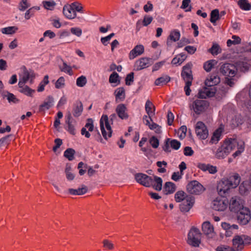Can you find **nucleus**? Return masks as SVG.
I'll list each match as a JSON object with an SVG mask.
<instances>
[{
  "label": "nucleus",
  "instance_id": "393cba45",
  "mask_svg": "<svg viewBox=\"0 0 251 251\" xmlns=\"http://www.w3.org/2000/svg\"><path fill=\"white\" fill-rule=\"evenodd\" d=\"M198 168L203 172L208 171L210 174H214L217 172V167L209 164L199 163L197 165Z\"/></svg>",
  "mask_w": 251,
  "mask_h": 251
},
{
  "label": "nucleus",
  "instance_id": "4be33fe9",
  "mask_svg": "<svg viewBox=\"0 0 251 251\" xmlns=\"http://www.w3.org/2000/svg\"><path fill=\"white\" fill-rule=\"evenodd\" d=\"M116 112L118 117L122 120H126L128 118L127 108L124 104H119L116 108Z\"/></svg>",
  "mask_w": 251,
  "mask_h": 251
},
{
  "label": "nucleus",
  "instance_id": "09e8293b",
  "mask_svg": "<svg viewBox=\"0 0 251 251\" xmlns=\"http://www.w3.org/2000/svg\"><path fill=\"white\" fill-rule=\"evenodd\" d=\"M119 78V75L116 72H114L110 75L109 81L111 83H117V84H119L120 83V81Z\"/></svg>",
  "mask_w": 251,
  "mask_h": 251
},
{
  "label": "nucleus",
  "instance_id": "052dcab7",
  "mask_svg": "<svg viewBox=\"0 0 251 251\" xmlns=\"http://www.w3.org/2000/svg\"><path fill=\"white\" fill-rule=\"evenodd\" d=\"M43 4L45 9L52 10L55 5V2L54 1H43Z\"/></svg>",
  "mask_w": 251,
  "mask_h": 251
},
{
  "label": "nucleus",
  "instance_id": "e2e57ef3",
  "mask_svg": "<svg viewBox=\"0 0 251 251\" xmlns=\"http://www.w3.org/2000/svg\"><path fill=\"white\" fill-rule=\"evenodd\" d=\"M134 73L131 72L126 75L125 79L126 84V85H130L133 81Z\"/></svg>",
  "mask_w": 251,
  "mask_h": 251
},
{
  "label": "nucleus",
  "instance_id": "4468645a",
  "mask_svg": "<svg viewBox=\"0 0 251 251\" xmlns=\"http://www.w3.org/2000/svg\"><path fill=\"white\" fill-rule=\"evenodd\" d=\"M196 133L198 137L201 139H206L208 136V131L205 125L202 122H198L195 126Z\"/></svg>",
  "mask_w": 251,
  "mask_h": 251
},
{
  "label": "nucleus",
  "instance_id": "72a5a7b5",
  "mask_svg": "<svg viewBox=\"0 0 251 251\" xmlns=\"http://www.w3.org/2000/svg\"><path fill=\"white\" fill-rule=\"evenodd\" d=\"M141 54V45H138L136 46L134 48L130 51L129 54V59L132 60Z\"/></svg>",
  "mask_w": 251,
  "mask_h": 251
},
{
  "label": "nucleus",
  "instance_id": "338daca9",
  "mask_svg": "<svg viewBox=\"0 0 251 251\" xmlns=\"http://www.w3.org/2000/svg\"><path fill=\"white\" fill-rule=\"evenodd\" d=\"M71 5L75 12L76 11L81 12L83 7L80 3L77 2H75L72 3Z\"/></svg>",
  "mask_w": 251,
  "mask_h": 251
},
{
  "label": "nucleus",
  "instance_id": "603ef678",
  "mask_svg": "<svg viewBox=\"0 0 251 251\" xmlns=\"http://www.w3.org/2000/svg\"><path fill=\"white\" fill-rule=\"evenodd\" d=\"M191 3L190 0H183L181 8L184 9L185 12H190L191 11L192 7L190 5Z\"/></svg>",
  "mask_w": 251,
  "mask_h": 251
},
{
  "label": "nucleus",
  "instance_id": "2f4dec72",
  "mask_svg": "<svg viewBox=\"0 0 251 251\" xmlns=\"http://www.w3.org/2000/svg\"><path fill=\"white\" fill-rule=\"evenodd\" d=\"M2 96L3 98H6L9 103H18L20 101L13 94L8 91L4 92Z\"/></svg>",
  "mask_w": 251,
  "mask_h": 251
},
{
  "label": "nucleus",
  "instance_id": "0e129e2a",
  "mask_svg": "<svg viewBox=\"0 0 251 251\" xmlns=\"http://www.w3.org/2000/svg\"><path fill=\"white\" fill-rule=\"evenodd\" d=\"M183 175V173L174 172L172 175L171 178L175 181H177L181 178Z\"/></svg>",
  "mask_w": 251,
  "mask_h": 251
},
{
  "label": "nucleus",
  "instance_id": "423d86ee",
  "mask_svg": "<svg viewBox=\"0 0 251 251\" xmlns=\"http://www.w3.org/2000/svg\"><path fill=\"white\" fill-rule=\"evenodd\" d=\"M208 106V104L206 100H196L189 104L190 110H193L197 114H201L204 112Z\"/></svg>",
  "mask_w": 251,
  "mask_h": 251
},
{
  "label": "nucleus",
  "instance_id": "dca6fc26",
  "mask_svg": "<svg viewBox=\"0 0 251 251\" xmlns=\"http://www.w3.org/2000/svg\"><path fill=\"white\" fill-rule=\"evenodd\" d=\"M237 213V219L241 224L245 225L250 221L251 214L249 208L244 207Z\"/></svg>",
  "mask_w": 251,
  "mask_h": 251
},
{
  "label": "nucleus",
  "instance_id": "e433bc0d",
  "mask_svg": "<svg viewBox=\"0 0 251 251\" xmlns=\"http://www.w3.org/2000/svg\"><path fill=\"white\" fill-rule=\"evenodd\" d=\"M170 80V77L168 75H163L156 79L155 84L157 86L163 85L167 84Z\"/></svg>",
  "mask_w": 251,
  "mask_h": 251
},
{
  "label": "nucleus",
  "instance_id": "864d4df0",
  "mask_svg": "<svg viewBox=\"0 0 251 251\" xmlns=\"http://www.w3.org/2000/svg\"><path fill=\"white\" fill-rule=\"evenodd\" d=\"M19 92L26 96H31L32 94L35 92V90L31 89L26 85L22 89H20Z\"/></svg>",
  "mask_w": 251,
  "mask_h": 251
},
{
  "label": "nucleus",
  "instance_id": "69168bd1",
  "mask_svg": "<svg viewBox=\"0 0 251 251\" xmlns=\"http://www.w3.org/2000/svg\"><path fill=\"white\" fill-rule=\"evenodd\" d=\"M153 20V18L150 15H145L142 21V24L144 26H147L151 23Z\"/></svg>",
  "mask_w": 251,
  "mask_h": 251
},
{
  "label": "nucleus",
  "instance_id": "cd10ccee",
  "mask_svg": "<svg viewBox=\"0 0 251 251\" xmlns=\"http://www.w3.org/2000/svg\"><path fill=\"white\" fill-rule=\"evenodd\" d=\"M162 183L163 181L161 177L154 176L152 179V183L151 186L155 190L159 191L162 190Z\"/></svg>",
  "mask_w": 251,
  "mask_h": 251
},
{
  "label": "nucleus",
  "instance_id": "6ab92c4d",
  "mask_svg": "<svg viewBox=\"0 0 251 251\" xmlns=\"http://www.w3.org/2000/svg\"><path fill=\"white\" fill-rule=\"evenodd\" d=\"M83 109V104L81 101L77 100L73 104L71 113L74 117L77 118L81 115Z\"/></svg>",
  "mask_w": 251,
  "mask_h": 251
},
{
  "label": "nucleus",
  "instance_id": "4c0bfd02",
  "mask_svg": "<svg viewBox=\"0 0 251 251\" xmlns=\"http://www.w3.org/2000/svg\"><path fill=\"white\" fill-rule=\"evenodd\" d=\"M238 4L243 10L249 11L251 9V3H250L248 0H240L238 2Z\"/></svg>",
  "mask_w": 251,
  "mask_h": 251
},
{
  "label": "nucleus",
  "instance_id": "a878e982",
  "mask_svg": "<svg viewBox=\"0 0 251 251\" xmlns=\"http://www.w3.org/2000/svg\"><path fill=\"white\" fill-rule=\"evenodd\" d=\"M63 12L66 18L73 19L76 17V13L71 5H65L63 9Z\"/></svg>",
  "mask_w": 251,
  "mask_h": 251
},
{
  "label": "nucleus",
  "instance_id": "8fccbe9b",
  "mask_svg": "<svg viewBox=\"0 0 251 251\" xmlns=\"http://www.w3.org/2000/svg\"><path fill=\"white\" fill-rule=\"evenodd\" d=\"M87 78L84 75H81L76 80V84L80 87H84L87 83Z\"/></svg>",
  "mask_w": 251,
  "mask_h": 251
},
{
  "label": "nucleus",
  "instance_id": "bf43d9fd",
  "mask_svg": "<svg viewBox=\"0 0 251 251\" xmlns=\"http://www.w3.org/2000/svg\"><path fill=\"white\" fill-rule=\"evenodd\" d=\"M103 247L108 250H112L114 249V244L109 240L105 239L102 241Z\"/></svg>",
  "mask_w": 251,
  "mask_h": 251
},
{
  "label": "nucleus",
  "instance_id": "774afa93",
  "mask_svg": "<svg viewBox=\"0 0 251 251\" xmlns=\"http://www.w3.org/2000/svg\"><path fill=\"white\" fill-rule=\"evenodd\" d=\"M216 251H235V250L229 246L221 245L217 247Z\"/></svg>",
  "mask_w": 251,
  "mask_h": 251
},
{
  "label": "nucleus",
  "instance_id": "c85d7f7f",
  "mask_svg": "<svg viewBox=\"0 0 251 251\" xmlns=\"http://www.w3.org/2000/svg\"><path fill=\"white\" fill-rule=\"evenodd\" d=\"M88 191V188L85 185H82L81 188L77 189L70 188L68 189L69 193L72 195H82L85 194Z\"/></svg>",
  "mask_w": 251,
  "mask_h": 251
},
{
  "label": "nucleus",
  "instance_id": "6e6d98bb",
  "mask_svg": "<svg viewBox=\"0 0 251 251\" xmlns=\"http://www.w3.org/2000/svg\"><path fill=\"white\" fill-rule=\"evenodd\" d=\"M18 28L15 26H9L2 29V33L7 34H11L15 32Z\"/></svg>",
  "mask_w": 251,
  "mask_h": 251
},
{
  "label": "nucleus",
  "instance_id": "13d9d810",
  "mask_svg": "<svg viewBox=\"0 0 251 251\" xmlns=\"http://www.w3.org/2000/svg\"><path fill=\"white\" fill-rule=\"evenodd\" d=\"M65 79L64 77H60L56 81L55 87L57 89H60L65 86Z\"/></svg>",
  "mask_w": 251,
  "mask_h": 251
},
{
  "label": "nucleus",
  "instance_id": "6e6552de",
  "mask_svg": "<svg viewBox=\"0 0 251 251\" xmlns=\"http://www.w3.org/2000/svg\"><path fill=\"white\" fill-rule=\"evenodd\" d=\"M228 206L230 211L236 213L245 207L243 200L237 196L233 197L230 199L229 202L228 201Z\"/></svg>",
  "mask_w": 251,
  "mask_h": 251
},
{
  "label": "nucleus",
  "instance_id": "5fc2aeb1",
  "mask_svg": "<svg viewBox=\"0 0 251 251\" xmlns=\"http://www.w3.org/2000/svg\"><path fill=\"white\" fill-rule=\"evenodd\" d=\"M149 143L154 149H157L159 145V140L154 136L151 137L149 139Z\"/></svg>",
  "mask_w": 251,
  "mask_h": 251
},
{
  "label": "nucleus",
  "instance_id": "f03ea898",
  "mask_svg": "<svg viewBox=\"0 0 251 251\" xmlns=\"http://www.w3.org/2000/svg\"><path fill=\"white\" fill-rule=\"evenodd\" d=\"M240 180V176L237 174L222 178L218 183L217 189L218 194L222 196L228 194L230 189L235 188L238 186Z\"/></svg>",
  "mask_w": 251,
  "mask_h": 251
},
{
  "label": "nucleus",
  "instance_id": "b1692460",
  "mask_svg": "<svg viewBox=\"0 0 251 251\" xmlns=\"http://www.w3.org/2000/svg\"><path fill=\"white\" fill-rule=\"evenodd\" d=\"M181 76L185 80V82L188 81L192 82L193 79L191 66L189 64L184 66L183 67V70L181 73Z\"/></svg>",
  "mask_w": 251,
  "mask_h": 251
},
{
  "label": "nucleus",
  "instance_id": "c756f323",
  "mask_svg": "<svg viewBox=\"0 0 251 251\" xmlns=\"http://www.w3.org/2000/svg\"><path fill=\"white\" fill-rule=\"evenodd\" d=\"M176 190V185L172 182H167L164 186V192L165 194H172Z\"/></svg>",
  "mask_w": 251,
  "mask_h": 251
},
{
  "label": "nucleus",
  "instance_id": "f704fd0d",
  "mask_svg": "<svg viewBox=\"0 0 251 251\" xmlns=\"http://www.w3.org/2000/svg\"><path fill=\"white\" fill-rule=\"evenodd\" d=\"M35 78V74L34 72L30 70V71H27V70L25 69L23 73V80H25L26 82L28 80H30V82L32 83L33 79Z\"/></svg>",
  "mask_w": 251,
  "mask_h": 251
},
{
  "label": "nucleus",
  "instance_id": "0eeeda50",
  "mask_svg": "<svg viewBox=\"0 0 251 251\" xmlns=\"http://www.w3.org/2000/svg\"><path fill=\"white\" fill-rule=\"evenodd\" d=\"M231 146L229 144V139L225 141L215 151L214 153L215 157L219 159L225 158L232 151Z\"/></svg>",
  "mask_w": 251,
  "mask_h": 251
},
{
  "label": "nucleus",
  "instance_id": "7c9ffc66",
  "mask_svg": "<svg viewBox=\"0 0 251 251\" xmlns=\"http://www.w3.org/2000/svg\"><path fill=\"white\" fill-rule=\"evenodd\" d=\"M114 94L115 95L116 100H118L123 101L125 99L126 94L125 90L124 87H119L115 90Z\"/></svg>",
  "mask_w": 251,
  "mask_h": 251
},
{
  "label": "nucleus",
  "instance_id": "ea45409f",
  "mask_svg": "<svg viewBox=\"0 0 251 251\" xmlns=\"http://www.w3.org/2000/svg\"><path fill=\"white\" fill-rule=\"evenodd\" d=\"M59 68L61 72L67 73L70 75H73L72 67L70 66H68L66 62L63 61V65H59Z\"/></svg>",
  "mask_w": 251,
  "mask_h": 251
},
{
  "label": "nucleus",
  "instance_id": "a19ab883",
  "mask_svg": "<svg viewBox=\"0 0 251 251\" xmlns=\"http://www.w3.org/2000/svg\"><path fill=\"white\" fill-rule=\"evenodd\" d=\"M75 151L72 148L67 149L64 152V156L69 161H72L74 159Z\"/></svg>",
  "mask_w": 251,
  "mask_h": 251
},
{
  "label": "nucleus",
  "instance_id": "de8ad7c7",
  "mask_svg": "<svg viewBox=\"0 0 251 251\" xmlns=\"http://www.w3.org/2000/svg\"><path fill=\"white\" fill-rule=\"evenodd\" d=\"M216 64V61L214 60H210L204 63L203 68L206 72H209Z\"/></svg>",
  "mask_w": 251,
  "mask_h": 251
},
{
  "label": "nucleus",
  "instance_id": "f257e3e1",
  "mask_svg": "<svg viewBox=\"0 0 251 251\" xmlns=\"http://www.w3.org/2000/svg\"><path fill=\"white\" fill-rule=\"evenodd\" d=\"M145 109L147 115L142 118L144 125L148 126L150 129L153 130L156 134H160L162 132L161 126L154 123L152 119L155 115V107L149 100L146 102Z\"/></svg>",
  "mask_w": 251,
  "mask_h": 251
},
{
  "label": "nucleus",
  "instance_id": "2eb2a0df",
  "mask_svg": "<svg viewBox=\"0 0 251 251\" xmlns=\"http://www.w3.org/2000/svg\"><path fill=\"white\" fill-rule=\"evenodd\" d=\"M180 142L177 140L167 138L165 141L163 150L165 152H170L171 151V148L175 150H177L180 148Z\"/></svg>",
  "mask_w": 251,
  "mask_h": 251
},
{
  "label": "nucleus",
  "instance_id": "f8f14e48",
  "mask_svg": "<svg viewBox=\"0 0 251 251\" xmlns=\"http://www.w3.org/2000/svg\"><path fill=\"white\" fill-rule=\"evenodd\" d=\"M187 190L191 194L199 195L204 191V188L198 181L193 180L187 184Z\"/></svg>",
  "mask_w": 251,
  "mask_h": 251
},
{
  "label": "nucleus",
  "instance_id": "20e7f679",
  "mask_svg": "<svg viewBox=\"0 0 251 251\" xmlns=\"http://www.w3.org/2000/svg\"><path fill=\"white\" fill-rule=\"evenodd\" d=\"M117 117L115 114H112L109 116V120L107 115H102L100 119V127L102 135L105 140L112 136V130L110 126V122L112 124L113 121Z\"/></svg>",
  "mask_w": 251,
  "mask_h": 251
},
{
  "label": "nucleus",
  "instance_id": "37998d69",
  "mask_svg": "<svg viewBox=\"0 0 251 251\" xmlns=\"http://www.w3.org/2000/svg\"><path fill=\"white\" fill-rule=\"evenodd\" d=\"M220 19L219 10L217 9L212 10L210 14V22L215 24Z\"/></svg>",
  "mask_w": 251,
  "mask_h": 251
},
{
  "label": "nucleus",
  "instance_id": "4d7b16f0",
  "mask_svg": "<svg viewBox=\"0 0 251 251\" xmlns=\"http://www.w3.org/2000/svg\"><path fill=\"white\" fill-rule=\"evenodd\" d=\"M30 4L27 2V0H22L19 5V9L20 11H25L26 9L30 7Z\"/></svg>",
  "mask_w": 251,
  "mask_h": 251
},
{
  "label": "nucleus",
  "instance_id": "7ed1b4c3",
  "mask_svg": "<svg viewBox=\"0 0 251 251\" xmlns=\"http://www.w3.org/2000/svg\"><path fill=\"white\" fill-rule=\"evenodd\" d=\"M220 82L219 76L213 74L209 76L205 80V85L206 87L199 90L198 97L201 99H206L207 97H212L216 93L215 87L211 88L212 86L217 85Z\"/></svg>",
  "mask_w": 251,
  "mask_h": 251
},
{
  "label": "nucleus",
  "instance_id": "1a4fd4ad",
  "mask_svg": "<svg viewBox=\"0 0 251 251\" xmlns=\"http://www.w3.org/2000/svg\"><path fill=\"white\" fill-rule=\"evenodd\" d=\"M251 241V238L245 235L235 236L232 240L235 251H240L244 248V245L250 244Z\"/></svg>",
  "mask_w": 251,
  "mask_h": 251
},
{
  "label": "nucleus",
  "instance_id": "5701e85b",
  "mask_svg": "<svg viewBox=\"0 0 251 251\" xmlns=\"http://www.w3.org/2000/svg\"><path fill=\"white\" fill-rule=\"evenodd\" d=\"M65 118V123L68 125L67 130L68 132H69L72 135H75V128L74 125L72 124L74 121V119L70 111H67Z\"/></svg>",
  "mask_w": 251,
  "mask_h": 251
},
{
  "label": "nucleus",
  "instance_id": "bb28decb",
  "mask_svg": "<svg viewBox=\"0 0 251 251\" xmlns=\"http://www.w3.org/2000/svg\"><path fill=\"white\" fill-rule=\"evenodd\" d=\"M223 131V128L222 127H220L217 129L213 132V135L210 141V143L211 144H217L221 139Z\"/></svg>",
  "mask_w": 251,
  "mask_h": 251
},
{
  "label": "nucleus",
  "instance_id": "412c9836",
  "mask_svg": "<svg viewBox=\"0 0 251 251\" xmlns=\"http://www.w3.org/2000/svg\"><path fill=\"white\" fill-rule=\"evenodd\" d=\"M202 230L209 238H212L215 235L214 227L209 222H205L202 224Z\"/></svg>",
  "mask_w": 251,
  "mask_h": 251
},
{
  "label": "nucleus",
  "instance_id": "58836bf2",
  "mask_svg": "<svg viewBox=\"0 0 251 251\" xmlns=\"http://www.w3.org/2000/svg\"><path fill=\"white\" fill-rule=\"evenodd\" d=\"M39 9L40 7L39 6H33L29 8L26 11L25 13V19L26 20H29L34 15L36 11L39 10Z\"/></svg>",
  "mask_w": 251,
  "mask_h": 251
},
{
  "label": "nucleus",
  "instance_id": "9b49d317",
  "mask_svg": "<svg viewBox=\"0 0 251 251\" xmlns=\"http://www.w3.org/2000/svg\"><path fill=\"white\" fill-rule=\"evenodd\" d=\"M228 201L226 198L218 197L212 202V208L219 211H224L227 209Z\"/></svg>",
  "mask_w": 251,
  "mask_h": 251
},
{
  "label": "nucleus",
  "instance_id": "473e14b6",
  "mask_svg": "<svg viewBox=\"0 0 251 251\" xmlns=\"http://www.w3.org/2000/svg\"><path fill=\"white\" fill-rule=\"evenodd\" d=\"M186 58V56L185 54L184 53H181L177 55L173 59L172 64L175 65H179L183 62Z\"/></svg>",
  "mask_w": 251,
  "mask_h": 251
},
{
  "label": "nucleus",
  "instance_id": "49530a36",
  "mask_svg": "<svg viewBox=\"0 0 251 251\" xmlns=\"http://www.w3.org/2000/svg\"><path fill=\"white\" fill-rule=\"evenodd\" d=\"M186 196H185V193L184 191H178L176 193L175 199L176 202H179L182 201L186 198Z\"/></svg>",
  "mask_w": 251,
  "mask_h": 251
},
{
  "label": "nucleus",
  "instance_id": "a211bd4d",
  "mask_svg": "<svg viewBox=\"0 0 251 251\" xmlns=\"http://www.w3.org/2000/svg\"><path fill=\"white\" fill-rule=\"evenodd\" d=\"M54 103V99L51 96H49L42 104L39 107V112L45 113V111L51 108Z\"/></svg>",
  "mask_w": 251,
  "mask_h": 251
},
{
  "label": "nucleus",
  "instance_id": "ddd939ff",
  "mask_svg": "<svg viewBox=\"0 0 251 251\" xmlns=\"http://www.w3.org/2000/svg\"><path fill=\"white\" fill-rule=\"evenodd\" d=\"M237 71V67L234 65L226 63L223 64L220 69V71L224 75L229 77L235 76Z\"/></svg>",
  "mask_w": 251,
  "mask_h": 251
},
{
  "label": "nucleus",
  "instance_id": "39448f33",
  "mask_svg": "<svg viewBox=\"0 0 251 251\" xmlns=\"http://www.w3.org/2000/svg\"><path fill=\"white\" fill-rule=\"evenodd\" d=\"M201 233L200 230L195 227L191 228L188 233L187 243L193 247H199L201 243Z\"/></svg>",
  "mask_w": 251,
  "mask_h": 251
},
{
  "label": "nucleus",
  "instance_id": "aec40b11",
  "mask_svg": "<svg viewBox=\"0 0 251 251\" xmlns=\"http://www.w3.org/2000/svg\"><path fill=\"white\" fill-rule=\"evenodd\" d=\"M94 127L93 120L90 118L88 119L87 122L85 124V126L82 127L81 130V134L88 138L91 136L89 131H92L94 130Z\"/></svg>",
  "mask_w": 251,
  "mask_h": 251
},
{
  "label": "nucleus",
  "instance_id": "680f3d73",
  "mask_svg": "<svg viewBox=\"0 0 251 251\" xmlns=\"http://www.w3.org/2000/svg\"><path fill=\"white\" fill-rule=\"evenodd\" d=\"M152 64V60L149 58H142V69L146 68Z\"/></svg>",
  "mask_w": 251,
  "mask_h": 251
},
{
  "label": "nucleus",
  "instance_id": "a18cd8bd",
  "mask_svg": "<svg viewBox=\"0 0 251 251\" xmlns=\"http://www.w3.org/2000/svg\"><path fill=\"white\" fill-rule=\"evenodd\" d=\"M71 170L72 168L71 166L68 165L66 166L65 170L66 178L67 180L69 181L73 180L75 177V175L71 172Z\"/></svg>",
  "mask_w": 251,
  "mask_h": 251
},
{
  "label": "nucleus",
  "instance_id": "9d476101",
  "mask_svg": "<svg viewBox=\"0 0 251 251\" xmlns=\"http://www.w3.org/2000/svg\"><path fill=\"white\" fill-rule=\"evenodd\" d=\"M230 145H231L232 151L237 148V151H236L233 154L232 156L234 158L240 156L245 150V143L241 140H237L236 139H229Z\"/></svg>",
  "mask_w": 251,
  "mask_h": 251
},
{
  "label": "nucleus",
  "instance_id": "3c124183",
  "mask_svg": "<svg viewBox=\"0 0 251 251\" xmlns=\"http://www.w3.org/2000/svg\"><path fill=\"white\" fill-rule=\"evenodd\" d=\"M167 163L166 161H157L156 163L157 166L159 168L158 169V172L160 173H164L166 172V167Z\"/></svg>",
  "mask_w": 251,
  "mask_h": 251
},
{
  "label": "nucleus",
  "instance_id": "79ce46f5",
  "mask_svg": "<svg viewBox=\"0 0 251 251\" xmlns=\"http://www.w3.org/2000/svg\"><path fill=\"white\" fill-rule=\"evenodd\" d=\"M236 67L237 69H239L241 71L245 72L249 69L250 64L246 62L239 61L237 63V66Z\"/></svg>",
  "mask_w": 251,
  "mask_h": 251
},
{
  "label": "nucleus",
  "instance_id": "c9c22d12",
  "mask_svg": "<svg viewBox=\"0 0 251 251\" xmlns=\"http://www.w3.org/2000/svg\"><path fill=\"white\" fill-rule=\"evenodd\" d=\"M180 32L178 30H174L172 31L169 36L167 44L169 45V40H171L174 42L178 41L180 38Z\"/></svg>",
  "mask_w": 251,
  "mask_h": 251
},
{
  "label": "nucleus",
  "instance_id": "f3484780",
  "mask_svg": "<svg viewBox=\"0 0 251 251\" xmlns=\"http://www.w3.org/2000/svg\"><path fill=\"white\" fill-rule=\"evenodd\" d=\"M195 202L194 198L191 196H186V198L182 201L180 204V210L182 212H187L193 206Z\"/></svg>",
  "mask_w": 251,
  "mask_h": 251
},
{
  "label": "nucleus",
  "instance_id": "c03bdc74",
  "mask_svg": "<svg viewBox=\"0 0 251 251\" xmlns=\"http://www.w3.org/2000/svg\"><path fill=\"white\" fill-rule=\"evenodd\" d=\"M152 183V178L145 174H142V185L150 187Z\"/></svg>",
  "mask_w": 251,
  "mask_h": 251
}]
</instances>
